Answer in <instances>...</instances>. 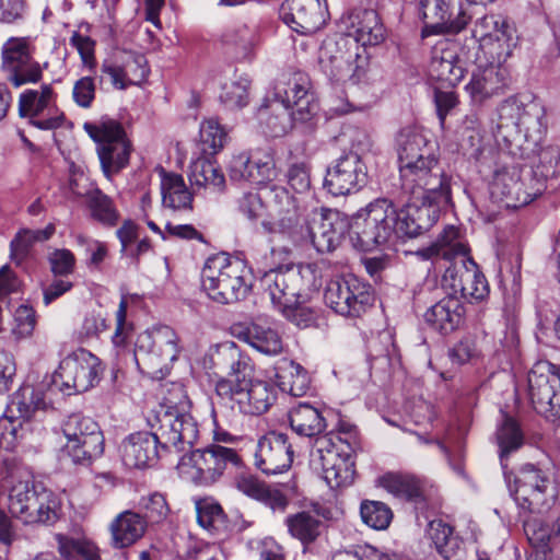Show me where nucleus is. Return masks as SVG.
Wrapping results in <instances>:
<instances>
[{
  "label": "nucleus",
  "instance_id": "nucleus-1",
  "mask_svg": "<svg viewBox=\"0 0 560 560\" xmlns=\"http://www.w3.org/2000/svg\"><path fill=\"white\" fill-rule=\"evenodd\" d=\"M190 400L180 384H172L156 411V433L139 431L129 434L119 446L122 464L128 468L154 467L159 459L192 447L199 430L189 412Z\"/></svg>",
  "mask_w": 560,
  "mask_h": 560
},
{
  "label": "nucleus",
  "instance_id": "nucleus-2",
  "mask_svg": "<svg viewBox=\"0 0 560 560\" xmlns=\"http://www.w3.org/2000/svg\"><path fill=\"white\" fill-rule=\"evenodd\" d=\"M218 359L228 365V373L215 383L217 395L241 413L266 412L276 399L275 389L268 382L254 377L250 359L235 346L219 352Z\"/></svg>",
  "mask_w": 560,
  "mask_h": 560
},
{
  "label": "nucleus",
  "instance_id": "nucleus-3",
  "mask_svg": "<svg viewBox=\"0 0 560 560\" xmlns=\"http://www.w3.org/2000/svg\"><path fill=\"white\" fill-rule=\"evenodd\" d=\"M401 189L415 187H451L453 177L440 162L433 143L415 126H407L396 136Z\"/></svg>",
  "mask_w": 560,
  "mask_h": 560
},
{
  "label": "nucleus",
  "instance_id": "nucleus-4",
  "mask_svg": "<svg viewBox=\"0 0 560 560\" xmlns=\"http://www.w3.org/2000/svg\"><path fill=\"white\" fill-rule=\"evenodd\" d=\"M458 237V229L450 225L443 230L434 243L419 249L417 254L422 259L441 256L446 260H453L444 272L443 284L464 299L481 301L488 295V282L477 264L467 255L468 248Z\"/></svg>",
  "mask_w": 560,
  "mask_h": 560
},
{
  "label": "nucleus",
  "instance_id": "nucleus-5",
  "mask_svg": "<svg viewBox=\"0 0 560 560\" xmlns=\"http://www.w3.org/2000/svg\"><path fill=\"white\" fill-rule=\"evenodd\" d=\"M317 109L310 78L303 72H295L289 78L283 91L278 89L275 100L259 107L257 116L267 133L281 137L293 128L294 121L310 120Z\"/></svg>",
  "mask_w": 560,
  "mask_h": 560
},
{
  "label": "nucleus",
  "instance_id": "nucleus-6",
  "mask_svg": "<svg viewBox=\"0 0 560 560\" xmlns=\"http://www.w3.org/2000/svg\"><path fill=\"white\" fill-rule=\"evenodd\" d=\"M264 294L290 322L301 328L316 324L319 310L305 303L308 283L302 269L270 270L260 280Z\"/></svg>",
  "mask_w": 560,
  "mask_h": 560
},
{
  "label": "nucleus",
  "instance_id": "nucleus-7",
  "mask_svg": "<svg viewBox=\"0 0 560 560\" xmlns=\"http://www.w3.org/2000/svg\"><path fill=\"white\" fill-rule=\"evenodd\" d=\"M409 195L406 205L397 210L394 207V233L398 237H417L429 231L440 214L452 206L451 187H415L402 189Z\"/></svg>",
  "mask_w": 560,
  "mask_h": 560
},
{
  "label": "nucleus",
  "instance_id": "nucleus-8",
  "mask_svg": "<svg viewBox=\"0 0 560 560\" xmlns=\"http://www.w3.org/2000/svg\"><path fill=\"white\" fill-rule=\"evenodd\" d=\"M498 135L506 142L518 141L538 145L547 132L544 105L529 95H512L498 106Z\"/></svg>",
  "mask_w": 560,
  "mask_h": 560
},
{
  "label": "nucleus",
  "instance_id": "nucleus-9",
  "mask_svg": "<svg viewBox=\"0 0 560 560\" xmlns=\"http://www.w3.org/2000/svg\"><path fill=\"white\" fill-rule=\"evenodd\" d=\"M8 510L25 525H52L59 520L60 501L51 490L26 478L9 489Z\"/></svg>",
  "mask_w": 560,
  "mask_h": 560
},
{
  "label": "nucleus",
  "instance_id": "nucleus-10",
  "mask_svg": "<svg viewBox=\"0 0 560 560\" xmlns=\"http://www.w3.org/2000/svg\"><path fill=\"white\" fill-rule=\"evenodd\" d=\"M319 65L331 84L355 86L368 80L369 55L352 38L325 40L319 51Z\"/></svg>",
  "mask_w": 560,
  "mask_h": 560
},
{
  "label": "nucleus",
  "instance_id": "nucleus-11",
  "mask_svg": "<svg viewBox=\"0 0 560 560\" xmlns=\"http://www.w3.org/2000/svg\"><path fill=\"white\" fill-rule=\"evenodd\" d=\"M244 261L221 253L209 257L201 273L202 288L208 296L221 304L245 299L250 284Z\"/></svg>",
  "mask_w": 560,
  "mask_h": 560
},
{
  "label": "nucleus",
  "instance_id": "nucleus-12",
  "mask_svg": "<svg viewBox=\"0 0 560 560\" xmlns=\"http://www.w3.org/2000/svg\"><path fill=\"white\" fill-rule=\"evenodd\" d=\"M229 465L241 466L242 458L232 448L211 444L184 454L177 464L179 476L196 486H211L224 474Z\"/></svg>",
  "mask_w": 560,
  "mask_h": 560
},
{
  "label": "nucleus",
  "instance_id": "nucleus-13",
  "mask_svg": "<svg viewBox=\"0 0 560 560\" xmlns=\"http://www.w3.org/2000/svg\"><path fill=\"white\" fill-rule=\"evenodd\" d=\"M394 205L387 199L371 202L350 222L353 246L366 252L387 243L394 235Z\"/></svg>",
  "mask_w": 560,
  "mask_h": 560
},
{
  "label": "nucleus",
  "instance_id": "nucleus-14",
  "mask_svg": "<svg viewBox=\"0 0 560 560\" xmlns=\"http://www.w3.org/2000/svg\"><path fill=\"white\" fill-rule=\"evenodd\" d=\"M61 430L67 440L62 450L74 465L90 466L103 455L105 439L92 418L72 413L63 421Z\"/></svg>",
  "mask_w": 560,
  "mask_h": 560
},
{
  "label": "nucleus",
  "instance_id": "nucleus-15",
  "mask_svg": "<svg viewBox=\"0 0 560 560\" xmlns=\"http://www.w3.org/2000/svg\"><path fill=\"white\" fill-rule=\"evenodd\" d=\"M178 337L174 329L161 326L138 335L133 359L141 373L155 375L178 357Z\"/></svg>",
  "mask_w": 560,
  "mask_h": 560
},
{
  "label": "nucleus",
  "instance_id": "nucleus-16",
  "mask_svg": "<svg viewBox=\"0 0 560 560\" xmlns=\"http://www.w3.org/2000/svg\"><path fill=\"white\" fill-rule=\"evenodd\" d=\"M266 209L269 220L262 226L270 233H280L293 242H300L303 234V209L301 200L282 186H272L266 190Z\"/></svg>",
  "mask_w": 560,
  "mask_h": 560
},
{
  "label": "nucleus",
  "instance_id": "nucleus-17",
  "mask_svg": "<svg viewBox=\"0 0 560 560\" xmlns=\"http://www.w3.org/2000/svg\"><path fill=\"white\" fill-rule=\"evenodd\" d=\"M324 300L337 314L358 318L373 305L374 295L370 284L348 275L331 279L327 283Z\"/></svg>",
  "mask_w": 560,
  "mask_h": 560
},
{
  "label": "nucleus",
  "instance_id": "nucleus-18",
  "mask_svg": "<svg viewBox=\"0 0 560 560\" xmlns=\"http://www.w3.org/2000/svg\"><path fill=\"white\" fill-rule=\"evenodd\" d=\"M84 129L97 143V154L104 175L110 178L129 163L131 144L121 125L114 120L98 126L85 124Z\"/></svg>",
  "mask_w": 560,
  "mask_h": 560
},
{
  "label": "nucleus",
  "instance_id": "nucleus-19",
  "mask_svg": "<svg viewBox=\"0 0 560 560\" xmlns=\"http://www.w3.org/2000/svg\"><path fill=\"white\" fill-rule=\"evenodd\" d=\"M509 490L520 508L528 512H541L555 498L549 476L533 464L521 467L513 485L505 474Z\"/></svg>",
  "mask_w": 560,
  "mask_h": 560
},
{
  "label": "nucleus",
  "instance_id": "nucleus-20",
  "mask_svg": "<svg viewBox=\"0 0 560 560\" xmlns=\"http://www.w3.org/2000/svg\"><path fill=\"white\" fill-rule=\"evenodd\" d=\"M101 371L98 358L88 350L79 349L60 362L52 383L68 394L83 393L95 385Z\"/></svg>",
  "mask_w": 560,
  "mask_h": 560
},
{
  "label": "nucleus",
  "instance_id": "nucleus-21",
  "mask_svg": "<svg viewBox=\"0 0 560 560\" xmlns=\"http://www.w3.org/2000/svg\"><path fill=\"white\" fill-rule=\"evenodd\" d=\"M527 382L535 410L548 420H560V374L540 362L530 370Z\"/></svg>",
  "mask_w": 560,
  "mask_h": 560
},
{
  "label": "nucleus",
  "instance_id": "nucleus-22",
  "mask_svg": "<svg viewBox=\"0 0 560 560\" xmlns=\"http://www.w3.org/2000/svg\"><path fill=\"white\" fill-rule=\"evenodd\" d=\"M347 233L350 234V222L346 215L337 210L320 209L318 212L315 209L312 222L303 226L300 242L310 240L317 252L329 253Z\"/></svg>",
  "mask_w": 560,
  "mask_h": 560
},
{
  "label": "nucleus",
  "instance_id": "nucleus-23",
  "mask_svg": "<svg viewBox=\"0 0 560 560\" xmlns=\"http://www.w3.org/2000/svg\"><path fill=\"white\" fill-rule=\"evenodd\" d=\"M1 68L15 88L36 83L43 77L40 65L32 57L28 42L22 37H11L3 44Z\"/></svg>",
  "mask_w": 560,
  "mask_h": 560
},
{
  "label": "nucleus",
  "instance_id": "nucleus-24",
  "mask_svg": "<svg viewBox=\"0 0 560 560\" xmlns=\"http://www.w3.org/2000/svg\"><path fill=\"white\" fill-rule=\"evenodd\" d=\"M56 101L57 94L51 84L25 90L19 97V114L30 118L31 124L38 129H56L62 122V114H58Z\"/></svg>",
  "mask_w": 560,
  "mask_h": 560
},
{
  "label": "nucleus",
  "instance_id": "nucleus-25",
  "mask_svg": "<svg viewBox=\"0 0 560 560\" xmlns=\"http://www.w3.org/2000/svg\"><path fill=\"white\" fill-rule=\"evenodd\" d=\"M368 180L366 166L359 153L350 151L327 168L324 187L334 196L359 191Z\"/></svg>",
  "mask_w": 560,
  "mask_h": 560
},
{
  "label": "nucleus",
  "instance_id": "nucleus-26",
  "mask_svg": "<svg viewBox=\"0 0 560 560\" xmlns=\"http://www.w3.org/2000/svg\"><path fill=\"white\" fill-rule=\"evenodd\" d=\"M471 34L478 46L486 49L492 58L506 60L515 47L513 28L499 16L485 15L477 19Z\"/></svg>",
  "mask_w": 560,
  "mask_h": 560
},
{
  "label": "nucleus",
  "instance_id": "nucleus-27",
  "mask_svg": "<svg viewBox=\"0 0 560 560\" xmlns=\"http://www.w3.org/2000/svg\"><path fill=\"white\" fill-rule=\"evenodd\" d=\"M492 59L491 62L485 66L478 65L466 85V91L474 102L481 103L490 97L501 95L511 85V72L504 65L506 60Z\"/></svg>",
  "mask_w": 560,
  "mask_h": 560
},
{
  "label": "nucleus",
  "instance_id": "nucleus-28",
  "mask_svg": "<svg viewBox=\"0 0 560 560\" xmlns=\"http://www.w3.org/2000/svg\"><path fill=\"white\" fill-rule=\"evenodd\" d=\"M293 448L284 433L271 431L259 439L255 451V466L265 475L287 471L293 463Z\"/></svg>",
  "mask_w": 560,
  "mask_h": 560
},
{
  "label": "nucleus",
  "instance_id": "nucleus-29",
  "mask_svg": "<svg viewBox=\"0 0 560 560\" xmlns=\"http://www.w3.org/2000/svg\"><path fill=\"white\" fill-rule=\"evenodd\" d=\"M340 27L345 32L341 37L352 38L364 49L384 39V26L377 12L371 9L351 10L341 18Z\"/></svg>",
  "mask_w": 560,
  "mask_h": 560
},
{
  "label": "nucleus",
  "instance_id": "nucleus-30",
  "mask_svg": "<svg viewBox=\"0 0 560 560\" xmlns=\"http://www.w3.org/2000/svg\"><path fill=\"white\" fill-rule=\"evenodd\" d=\"M451 0H420L419 14L423 21L421 36L428 37L438 34H456L465 28L463 18L452 22L450 20Z\"/></svg>",
  "mask_w": 560,
  "mask_h": 560
},
{
  "label": "nucleus",
  "instance_id": "nucleus-31",
  "mask_svg": "<svg viewBox=\"0 0 560 560\" xmlns=\"http://www.w3.org/2000/svg\"><path fill=\"white\" fill-rule=\"evenodd\" d=\"M266 374L281 392L294 397L305 395L310 388L307 371L300 363L285 357L277 360L271 369L266 370Z\"/></svg>",
  "mask_w": 560,
  "mask_h": 560
},
{
  "label": "nucleus",
  "instance_id": "nucleus-32",
  "mask_svg": "<svg viewBox=\"0 0 560 560\" xmlns=\"http://www.w3.org/2000/svg\"><path fill=\"white\" fill-rule=\"evenodd\" d=\"M287 4L290 12L285 21L299 33H314L326 23V0H287Z\"/></svg>",
  "mask_w": 560,
  "mask_h": 560
},
{
  "label": "nucleus",
  "instance_id": "nucleus-33",
  "mask_svg": "<svg viewBox=\"0 0 560 560\" xmlns=\"http://www.w3.org/2000/svg\"><path fill=\"white\" fill-rule=\"evenodd\" d=\"M490 190L494 198L512 207L528 205L534 199V195L524 188L521 171L515 166L497 171Z\"/></svg>",
  "mask_w": 560,
  "mask_h": 560
},
{
  "label": "nucleus",
  "instance_id": "nucleus-34",
  "mask_svg": "<svg viewBox=\"0 0 560 560\" xmlns=\"http://www.w3.org/2000/svg\"><path fill=\"white\" fill-rule=\"evenodd\" d=\"M147 521L141 514L126 510L119 513L110 523V544L116 549L135 545L147 532Z\"/></svg>",
  "mask_w": 560,
  "mask_h": 560
},
{
  "label": "nucleus",
  "instance_id": "nucleus-35",
  "mask_svg": "<svg viewBox=\"0 0 560 560\" xmlns=\"http://www.w3.org/2000/svg\"><path fill=\"white\" fill-rule=\"evenodd\" d=\"M45 404L40 398V393H36L33 388L26 387L15 392L7 405L4 418L0 423H5L8 428L12 425L19 428L20 440L23 439V423L31 418L37 409H44Z\"/></svg>",
  "mask_w": 560,
  "mask_h": 560
},
{
  "label": "nucleus",
  "instance_id": "nucleus-36",
  "mask_svg": "<svg viewBox=\"0 0 560 560\" xmlns=\"http://www.w3.org/2000/svg\"><path fill=\"white\" fill-rule=\"evenodd\" d=\"M464 312L459 299L448 295L428 308L423 317L430 327L446 335L459 327Z\"/></svg>",
  "mask_w": 560,
  "mask_h": 560
},
{
  "label": "nucleus",
  "instance_id": "nucleus-37",
  "mask_svg": "<svg viewBox=\"0 0 560 560\" xmlns=\"http://www.w3.org/2000/svg\"><path fill=\"white\" fill-rule=\"evenodd\" d=\"M465 67L453 49L434 50L430 65L431 80L439 82L441 88L456 86L465 75Z\"/></svg>",
  "mask_w": 560,
  "mask_h": 560
},
{
  "label": "nucleus",
  "instance_id": "nucleus-38",
  "mask_svg": "<svg viewBox=\"0 0 560 560\" xmlns=\"http://www.w3.org/2000/svg\"><path fill=\"white\" fill-rule=\"evenodd\" d=\"M291 429L299 435L310 438L325 432L327 423L322 411L307 402H300L289 411Z\"/></svg>",
  "mask_w": 560,
  "mask_h": 560
},
{
  "label": "nucleus",
  "instance_id": "nucleus-39",
  "mask_svg": "<svg viewBox=\"0 0 560 560\" xmlns=\"http://www.w3.org/2000/svg\"><path fill=\"white\" fill-rule=\"evenodd\" d=\"M428 535L438 552L445 560H464L466 551L463 540L454 535L453 527L441 520L429 523Z\"/></svg>",
  "mask_w": 560,
  "mask_h": 560
},
{
  "label": "nucleus",
  "instance_id": "nucleus-40",
  "mask_svg": "<svg viewBox=\"0 0 560 560\" xmlns=\"http://www.w3.org/2000/svg\"><path fill=\"white\" fill-rule=\"evenodd\" d=\"M284 523L289 534L301 541L303 546H308L316 541L325 527L324 522L310 511L288 515Z\"/></svg>",
  "mask_w": 560,
  "mask_h": 560
},
{
  "label": "nucleus",
  "instance_id": "nucleus-41",
  "mask_svg": "<svg viewBox=\"0 0 560 560\" xmlns=\"http://www.w3.org/2000/svg\"><path fill=\"white\" fill-rule=\"evenodd\" d=\"M161 191L164 207L173 210H190L192 208V195L186 187L182 175L163 171Z\"/></svg>",
  "mask_w": 560,
  "mask_h": 560
},
{
  "label": "nucleus",
  "instance_id": "nucleus-42",
  "mask_svg": "<svg viewBox=\"0 0 560 560\" xmlns=\"http://www.w3.org/2000/svg\"><path fill=\"white\" fill-rule=\"evenodd\" d=\"M351 434L352 427H341L338 433L330 431L328 433H322L313 436L315 439L313 448L311 451V462L314 466L326 462V464H332V459H338L340 456L341 448L338 447V443H346L348 446L350 442L347 438H342L340 434Z\"/></svg>",
  "mask_w": 560,
  "mask_h": 560
},
{
  "label": "nucleus",
  "instance_id": "nucleus-43",
  "mask_svg": "<svg viewBox=\"0 0 560 560\" xmlns=\"http://www.w3.org/2000/svg\"><path fill=\"white\" fill-rule=\"evenodd\" d=\"M378 485L389 493L409 501H419L423 498L420 480L410 474L387 472L378 478Z\"/></svg>",
  "mask_w": 560,
  "mask_h": 560
},
{
  "label": "nucleus",
  "instance_id": "nucleus-44",
  "mask_svg": "<svg viewBox=\"0 0 560 560\" xmlns=\"http://www.w3.org/2000/svg\"><path fill=\"white\" fill-rule=\"evenodd\" d=\"M244 339L250 347L267 355H277L283 349L278 331L257 323L247 326Z\"/></svg>",
  "mask_w": 560,
  "mask_h": 560
},
{
  "label": "nucleus",
  "instance_id": "nucleus-45",
  "mask_svg": "<svg viewBox=\"0 0 560 560\" xmlns=\"http://www.w3.org/2000/svg\"><path fill=\"white\" fill-rule=\"evenodd\" d=\"M189 175L191 186L198 188H211L221 191L224 188L225 178L220 168L207 159H198L191 164Z\"/></svg>",
  "mask_w": 560,
  "mask_h": 560
},
{
  "label": "nucleus",
  "instance_id": "nucleus-46",
  "mask_svg": "<svg viewBox=\"0 0 560 560\" xmlns=\"http://www.w3.org/2000/svg\"><path fill=\"white\" fill-rule=\"evenodd\" d=\"M222 44L233 58L245 59L252 54L254 34L246 25L232 26L222 35Z\"/></svg>",
  "mask_w": 560,
  "mask_h": 560
},
{
  "label": "nucleus",
  "instance_id": "nucleus-47",
  "mask_svg": "<svg viewBox=\"0 0 560 560\" xmlns=\"http://www.w3.org/2000/svg\"><path fill=\"white\" fill-rule=\"evenodd\" d=\"M498 445L500 447V458L503 463L512 452L517 451L524 443V435L515 419L509 415H503L502 424L497 431ZM505 468L506 466L502 464Z\"/></svg>",
  "mask_w": 560,
  "mask_h": 560
},
{
  "label": "nucleus",
  "instance_id": "nucleus-48",
  "mask_svg": "<svg viewBox=\"0 0 560 560\" xmlns=\"http://www.w3.org/2000/svg\"><path fill=\"white\" fill-rule=\"evenodd\" d=\"M89 208L92 218L105 225H115L119 213L113 200L98 188H94L86 194Z\"/></svg>",
  "mask_w": 560,
  "mask_h": 560
},
{
  "label": "nucleus",
  "instance_id": "nucleus-49",
  "mask_svg": "<svg viewBox=\"0 0 560 560\" xmlns=\"http://www.w3.org/2000/svg\"><path fill=\"white\" fill-rule=\"evenodd\" d=\"M332 464H326V462L316 465L315 467L320 469L323 478L330 488L346 487L353 481V464L349 463L346 457L341 455L338 459H332Z\"/></svg>",
  "mask_w": 560,
  "mask_h": 560
},
{
  "label": "nucleus",
  "instance_id": "nucleus-50",
  "mask_svg": "<svg viewBox=\"0 0 560 560\" xmlns=\"http://www.w3.org/2000/svg\"><path fill=\"white\" fill-rule=\"evenodd\" d=\"M197 521L200 526L212 533H220L226 528V516L221 505L211 499H201L196 502Z\"/></svg>",
  "mask_w": 560,
  "mask_h": 560
},
{
  "label": "nucleus",
  "instance_id": "nucleus-51",
  "mask_svg": "<svg viewBox=\"0 0 560 560\" xmlns=\"http://www.w3.org/2000/svg\"><path fill=\"white\" fill-rule=\"evenodd\" d=\"M334 94L330 96V110L345 115L355 110H362L365 105L354 100L355 86L350 84H332Z\"/></svg>",
  "mask_w": 560,
  "mask_h": 560
},
{
  "label": "nucleus",
  "instance_id": "nucleus-52",
  "mask_svg": "<svg viewBox=\"0 0 560 560\" xmlns=\"http://www.w3.org/2000/svg\"><path fill=\"white\" fill-rule=\"evenodd\" d=\"M360 513L362 521L374 529H385L393 518L392 510L380 501H363Z\"/></svg>",
  "mask_w": 560,
  "mask_h": 560
},
{
  "label": "nucleus",
  "instance_id": "nucleus-53",
  "mask_svg": "<svg viewBox=\"0 0 560 560\" xmlns=\"http://www.w3.org/2000/svg\"><path fill=\"white\" fill-rule=\"evenodd\" d=\"M201 150L206 154H215L226 142V132L215 119L205 120L200 126Z\"/></svg>",
  "mask_w": 560,
  "mask_h": 560
},
{
  "label": "nucleus",
  "instance_id": "nucleus-54",
  "mask_svg": "<svg viewBox=\"0 0 560 560\" xmlns=\"http://www.w3.org/2000/svg\"><path fill=\"white\" fill-rule=\"evenodd\" d=\"M139 506L144 512L142 517L145 518L147 525L161 524L167 518L171 512L165 495L160 492H153L142 497Z\"/></svg>",
  "mask_w": 560,
  "mask_h": 560
},
{
  "label": "nucleus",
  "instance_id": "nucleus-55",
  "mask_svg": "<svg viewBox=\"0 0 560 560\" xmlns=\"http://www.w3.org/2000/svg\"><path fill=\"white\" fill-rule=\"evenodd\" d=\"M124 68L125 81L128 85H138L144 81L149 74L147 60L144 56L125 51L119 56Z\"/></svg>",
  "mask_w": 560,
  "mask_h": 560
},
{
  "label": "nucleus",
  "instance_id": "nucleus-56",
  "mask_svg": "<svg viewBox=\"0 0 560 560\" xmlns=\"http://www.w3.org/2000/svg\"><path fill=\"white\" fill-rule=\"evenodd\" d=\"M221 102L229 108H242L248 104V83L245 80L225 83L220 94Z\"/></svg>",
  "mask_w": 560,
  "mask_h": 560
},
{
  "label": "nucleus",
  "instance_id": "nucleus-57",
  "mask_svg": "<svg viewBox=\"0 0 560 560\" xmlns=\"http://www.w3.org/2000/svg\"><path fill=\"white\" fill-rule=\"evenodd\" d=\"M50 270L55 276H68L73 272L75 257L66 248L55 249L48 256Z\"/></svg>",
  "mask_w": 560,
  "mask_h": 560
},
{
  "label": "nucleus",
  "instance_id": "nucleus-58",
  "mask_svg": "<svg viewBox=\"0 0 560 560\" xmlns=\"http://www.w3.org/2000/svg\"><path fill=\"white\" fill-rule=\"evenodd\" d=\"M127 307L128 302L126 296H122L118 306V310L116 312V329L115 334L112 338L113 343L115 347H125L127 343V340L131 334L132 326L127 323Z\"/></svg>",
  "mask_w": 560,
  "mask_h": 560
},
{
  "label": "nucleus",
  "instance_id": "nucleus-59",
  "mask_svg": "<svg viewBox=\"0 0 560 560\" xmlns=\"http://www.w3.org/2000/svg\"><path fill=\"white\" fill-rule=\"evenodd\" d=\"M124 73L125 72L119 56H115L114 58L104 60V62L101 66L100 79L102 81L106 75L109 78L110 83L115 89L125 90L129 85L127 81H125Z\"/></svg>",
  "mask_w": 560,
  "mask_h": 560
},
{
  "label": "nucleus",
  "instance_id": "nucleus-60",
  "mask_svg": "<svg viewBox=\"0 0 560 560\" xmlns=\"http://www.w3.org/2000/svg\"><path fill=\"white\" fill-rule=\"evenodd\" d=\"M288 184L299 194H303L311 188L310 170L305 163L292 164L287 173Z\"/></svg>",
  "mask_w": 560,
  "mask_h": 560
},
{
  "label": "nucleus",
  "instance_id": "nucleus-61",
  "mask_svg": "<svg viewBox=\"0 0 560 560\" xmlns=\"http://www.w3.org/2000/svg\"><path fill=\"white\" fill-rule=\"evenodd\" d=\"M33 234L30 229L21 230L11 241V259L16 264H21L28 255L31 247L35 244Z\"/></svg>",
  "mask_w": 560,
  "mask_h": 560
},
{
  "label": "nucleus",
  "instance_id": "nucleus-62",
  "mask_svg": "<svg viewBox=\"0 0 560 560\" xmlns=\"http://www.w3.org/2000/svg\"><path fill=\"white\" fill-rule=\"evenodd\" d=\"M266 206L259 192L248 191L238 200L240 211L249 220H256L264 213Z\"/></svg>",
  "mask_w": 560,
  "mask_h": 560
},
{
  "label": "nucleus",
  "instance_id": "nucleus-63",
  "mask_svg": "<svg viewBox=\"0 0 560 560\" xmlns=\"http://www.w3.org/2000/svg\"><path fill=\"white\" fill-rule=\"evenodd\" d=\"M257 501L268 506L272 512L279 513H284L289 505L288 497L280 489L267 483Z\"/></svg>",
  "mask_w": 560,
  "mask_h": 560
},
{
  "label": "nucleus",
  "instance_id": "nucleus-64",
  "mask_svg": "<svg viewBox=\"0 0 560 560\" xmlns=\"http://www.w3.org/2000/svg\"><path fill=\"white\" fill-rule=\"evenodd\" d=\"M252 170L253 158H250L247 153H240L237 155H234L229 164V175L231 179L235 182H249V176H252Z\"/></svg>",
  "mask_w": 560,
  "mask_h": 560
}]
</instances>
